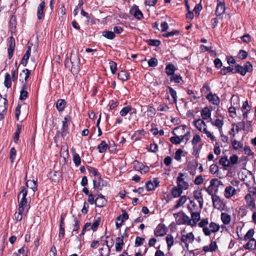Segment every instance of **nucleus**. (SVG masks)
<instances>
[{
  "instance_id": "f257e3e1",
  "label": "nucleus",
  "mask_w": 256,
  "mask_h": 256,
  "mask_svg": "<svg viewBox=\"0 0 256 256\" xmlns=\"http://www.w3.org/2000/svg\"><path fill=\"white\" fill-rule=\"evenodd\" d=\"M252 70V66L250 62H246L244 66L237 64L234 66V74L240 73L242 76H244L247 72H250Z\"/></svg>"
},
{
  "instance_id": "f03ea898",
  "label": "nucleus",
  "mask_w": 256,
  "mask_h": 256,
  "mask_svg": "<svg viewBox=\"0 0 256 256\" xmlns=\"http://www.w3.org/2000/svg\"><path fill=\"white\" fill-rule=\"evenodd\" d=\"M186 176L185 174L182 172H180L178 176L176 178L177 186L182 190H188L189 187V184L186 180Z\"/></svg>"
},
{
  "instance_id": "7ed1b4c3",
  "label": "nucleus",
  "mask_w": 256,
  "mask_h": 256,
  "mask_svg": "<svg viewBox=\"0 0 256 256\" xmlns=\"http://www.w3.org/2000/svg\"><path fill=\"white\" fill-rule=\"evenodd\" d=\"M174 217L176 218L177 224H186L190 226V224H191L190 217L182 212L174 214Z\"/></svg>"
},
{
  "instance_id": "20e7f679",
  "label": "nucleus",
  "mask_w": 256,
  "mask_h": 256,
  "mask_svg": "<svg viewBox=\"0 0 256 256\" xmlns=\"http://www.w3.org/2000/svg\"><path fill=\"white\" fill-rule=\"evenodd\" d=\"M194 240V236L192 232L185 234V230L182 232L181 242L184 244L185 247L188 248V244L192 243Z\"/></svg>"
},
{
  "instance_id": "39448f33",
  "label": "nucleus",
  "mask_w": 256,
  "mask_h": 256,
  "mask_svg": "<svg viewBox=\"0 0 256 256\" xmlns=\"http://www.w3.org/2000/svg\"><path fill=\"white\" fill-rule=\"evenodd\" d=\"M28 194L27 190L24 188L20 192L18 196V199L19 200L20 198H21L20 200L18 202V208L20 210H22V208L25 209L27 208V200L26 198V196Z\"/></svg>"
},
{
  "instance_id": "423d86ee",
  "label": "nucleus",
  "mask_w": 256,
  "mask_h": 256,
  "mask_svg": "<svg viewBox=\"0 0 256 256\" xmlns=\"http://www.w3.org/2000/svg\"><path fill=\"white\" fill-rule=\"evenodd\" d=\"M220 226L214 222H212L210 224L208 228H204V234L206 236H210L212 232L215 233L219 231Z\"/></svg>"
},
{
  "instance_id": "0eeeda50",
  "label": "nucleus",
  "mask_w": 256,
  "mask_h": 256,
  "mask_svg": "<svg viewBox=\"0 0 256 256\" xmlns=\"http://www.w3.org/2000/svg\"><path fill=\"white\" fill-rule=\"evenodd\" d=\"M193 196L199 204L200 209L202 210L203 207L204 199L202 194V190L198 188L193 192Z\"/></svg>"
},
{
  "instance_id": "6e6552de",
  "label": "nucleus",
  "mask_w": 256,
  "mask_h": 256,
  "mask_svg": "<svg viewBox=\"0 0 256 256\" xmlns=\"http://www.w3.org/2000/svg\"><path fill=\"white\" fill-rule=\"evenodd\" d=\"M190 137V133L187 132L186 134L182 136H172L170 138V141L174 144H180L184 140H188Z\"/></svg>"
},
{
  "instance_id": "1a4fd4ad",
  "label": "nucleus",
  "mask_w": 256,
  "mask_h": 256,
  "mask_svg": "<svg viewBox=\"0 0 256 256\" xmlns=\"http://www.w3.org/2000/svg\"><path fill=\"white\" fill-rule=\"evenodd\" d=\"M212 200L214 206L219 210H222L224 208V204L221 200L220 198L216 196H212Z\"/></svg>"
},
{
  "instance_id": "9d476101",
  "label": "nucleus",
  "mask_w": 256,
  "mask_h": 256,
  "mask_svg": "<svg viewBox=\"0 0 256 256\" xmlns=\"http://www.w3.org/2000/svg\"><path fill=\"white\" fill-rule=\"evenodd\" d=\"M244 200L246 202V208L248 209L253 210L256 207L254 198L250 196L246 195Z\"/></svg>"
},
{
  "instance_id": "9b49d317",
  "label": "nucleus",
  "mask_w": 256,
  "mask_h": 256,
  "mask_svg": "<svg viewBox=\"0 0 256 256\" xmlns=\"http://www.w3.org/2000/svg\"><path fill=\"white\" fill-rule=\"evenodd\" d=\"M8 58L10 59L13 56V52L15 48V40L12 36H10L8 38Z\"/></svg>"
},
{
  "instance_id": "f8f14e48",
  "label": "nucleus",
  "mask_w": 256,
  "mask_h": 256,
  "mask_svg": "<svg viewBox=\"0 0 256 256\" xmlns=\"http://www.w3.org/2000/svg\"><path fill=\"white\" fill-rule=\"evenodd\" d=\"M93 184L94 188H96L99 190H101L106 184V182L102 180L100 176L95 178L93 180Z\"/></svg>"
},
{
  "instance_id": "ddd939ff",
  "label": "nucleus",
  "mask_w": 256,
  "mask_h": 256,
  "mask_svg": "<svg viewBox=\"0 0 256 256\" xmlns=\"http://www.w3.org/2000/svg\"><path fill=\"white\" fill-rule=\"evenodd\" d=\"M70 61L72 64V72H76L78 70V64L80 60L77 55H72L70 56Z\"/></svg>"
},
{
  "instance_id": "4468645a",
  "label": "nucleus",
  "mask_w": 256,
  "mask_h": 256,
  "mask_svg": "<svg viewBox=\"0 0 256 256\" xmlns=\"http://www.w3.org/2000/svg\"><path fill=\"white\" fill-rule=\"evenodd\" d=\"M128 218V216L126 212H124L119 216L116 220V225L117 228H119L122 226L123 222Z\"/></svg>"
},
{
  "instance_id": "2eb2a0df",
  "label": "nucleus",
  "mask_w": 256,
  "mask_h": 256,
  "mask_svg": "<svg viewBox=\"0 0 256 256\" xmlns=\"http://www.w3.org/2000/svg\"><path fill=\"white\" fill-rule=\"evenodd\" d=\"M194 124L196 128L202 132L206 129V125L202 119L199 118L194 121Z\"/></svg>"
},
{
  "instance_id": "dca6fc26",
  "label": "nucleus",
  "mask_w": 256,
  "mask_h": 256,
  "mask_svg": "<svg viewBox=\"0 0 256 256\" xmlns=\"http://www.w3.org/2000/svg\"><path fill=\"white\" fill-rule=\"evenodd\" d=\"M190 214L192 218L190 219L191 224H190V226H196V223L200 220V213L198 212H192Z\"/></svg>"
},
{
  "instance_id": "f3484780",
  "label": "nucleus",
  "mask_w": 256,
  "mask_h": 256,
  "mask_svg": "<svg viewBox=\"0 0 256 256\" xmlns=\"http://www.w3.org/2000/svg\"><path fill=\"white\" fill-rule=\"evenodd\" d=\"M7 100L0 96V115L2 116L6 112Z\"/></svg>"
},
{
  "instance_id": "a211bd4d",
  "label": "nucleus",
  "mask_w": 256,
  "mask_h": 256,
  "mask_svg": "<svg viewBox=\"0 0 256 256\" xmlns=\"http://www.w3.org/2000/svg\"><path fill=\"white\" fill-rule=\"evenodd\" d=\"M236 194V190L231 186H228L224 190V196L228 198L234 196Z\"/></svg>"
},
{
  "instance_id": "6ab92c4d",
  "label": "nucleus",
  "mask_w": 256,
  "mask_h": 256,
  "mask_svg": "<svg viewBox=\"0 0 256 256\" xmlns=\"http://www.w3.org/2000/svg\"><path fill=\"white\" fill-rule=\"evenodd\" d=\"M217 248L216 242L215 241H211L209 246H206L203 247L202 250L206 252H212L215 251Z\"/></svg>"
},
{
  "instance_id": "aec40b11",
  "label": "nucleus",
  "mask_w": 256,
  "mask_h": 256,
  "mask_svg": "<svg viewBox=\"0 0 256 256\" xmlns=\"http://www.w3.org/2000/svg\"><path fill=\"white\" fill-rule=\"evenodd\" d=\"M96 205L100 208L104 206L106 204V200L105 199L104 196L100 194H99L95 200Z\"/></svg>"
},
{
  "instance_id": "412c9836",
  "label": "nucleus",
  "mask_w": 256,
  "mask_h": 256,
  "mask_svg": "<svg viewBox=\"0 0 256 256\" xmlns=\"http://www.w3.org/2000/svg\"><path fill=\"white\" fill-rule=\"evenodd\" d=\"M166 234V230L162 224H158L154 230V234L156 236H161Z\"/></svg>"
},
{
  "instance_id": "4be33fe9",
  "label": "nucleus",
  "mask_w": 256,
  "mask_h": 256,
  "mask_svg": "<svg viewBox=\"0 0 256 256\" xmlns=\"http://www.w3.org/2000/svg\"><path fill=\"white\" fill-rule=\"evenodd\" d=\"M45 6V2H42L38 6L37 10V16L38 20H41L44 18V8Z\"/></svg>"
},
{
  "instance_id": "5701e85b",
  "label": "nucleus",
  "mask_w": 256,
  "mask_h": 256,
  "mask_svg": "<svg viewBox=\"0 0 256 256\" xmlns=\"http://www.w3.org/2000/svg\"><path fill=\"white\" fill-rule=\"evenodd\" d=\"M201 116L202 118V120H210L211 118V110L208 107L204 108L201 112Z\"/></svg>"
},
{
  "instance_id": "b1692460",
  "label": "nucleus",
  "mask_w": 256,
  "mask_h": 256,
  "mask_svg": "<svg viewBox=\"0 0 256 256\" xmlns=\"http://www.w3.org/2000/svg\"><path fill=\"white\" fill-rule=\"evenodd\" d=\"M130 12L135 18L138 19H140L142 17V12L138 8L137 6H134L130 10Z\"/></svg>"
},
{
  "instance_id": "393cba45",
  "label": "nucleus",
  "mask_w": 256,
  "mask_h": 256,
  "mask_svg": "<svg viewBox=\"0 0 256 256\" xmlns=\"http://www.w3.org/2000/svg\"><path fill=\"white\" fill-rule=\"evenodd\" d=\"M210 121L211 124L212 126H214L217 127L218 128L220 132V131L222 130V127L224 125L223 120H221L220 119H218V118L216 120L210 118Z\"/></svg>"
},
{
  "instance_id": "a878e982",
  "label": "nucleus",
  "mask_w": 256,
  "mask_h": 256,
  "mask_svg": "<svg viewBox=\"0 0 256 256\" xmlns=\"http://www.w3.org/2000/svg\"><path fill=\"white\" fill-rule=\"evenodd\" d=\"M208 100L214 104L218 105L220 103V99L216 94H210L206 96Z\"/></svg>"
},
{
  "instance_id": "bb28decb",
  "label": "nucleus",
  "mask_w": 256,
  "mask_h": 256,
  "mask_svg": "<svg viewBox=\"0 0 256 256\" xmlns=\"http://www.w3.org/2000/svg\"><path fill=\"white\" fill-rule=\"evenodd\" d=\"M256 240L254 238L249 240L248 242L244 246V248L246 250H256Z\"/></svg>"
},
{
  "instance_id": "cd10ccee",
  "label": "nucleus",
  "mask_w": 256,
  "mask_h": 256,
  "mask_svg": "<svg viewBox=\"0 0 256 256\" xmlns=\"http://www.w3.org/2000/svg\"><path fill=\"white\" fill-rule=\"evenodd\" d=\"M123 238L124 236H122L121 238L118 237L116 239L115 247L116 250L117 252H120L122 248V246L124 245Z\"/></svg>"
},
{
  "instance_id": "c85d7f7f",
  "label": "nucleus",
  "mask_w": 256,
  "mask_h": 256,
  "mask_svg": "<svg viewBox=\"0 0 256 256\" xmlns=\"http://www.w3.org/2000/svg\"><path fill=\"white\" fill-rule=\"evenodd\" d=\"M136 169L140 172L141 174H145L149 170L148 166H144L142 164L137 162V165H135Z\"/></svg>"
},
{
  "instance_id": "c756f323",
  "label": "nucleus",
  "mask_w": 256,
  "mask_h": 256,
  "mask_svg": "<svg viewBox=\"0 0 256 256\" xmlns=\"http://www.w3.org/2000/svg\"><path fill=\"white\" fill-rule=\"evenodd\" d=\"M66 102L64 100L60 99L56 103V108L59 112H62L64 110L66 107Z\"/></svg>"
},
{
  "instance_id": "7c9ffc66",
  "label": "nucleus",
  "mask_w": 256,
  "mask_h": 256,
  "mask_svg": "<svg viewBox=\"0 0 256 256\" xmlns=\"http://www.w3.org/2000/svg\"><path fill=\"white\" fill-rule=\"evenodd\" d=\"M226 8L224 4H217L216 14L217 16H220L224 14L225 12Z\"/></svg>"
},
{
  "instance_id": "2f4dec72",
  "label": "nucleus",
  "mask_w": 256,
  "mask_h": 256,
  "mask_svg": "<svg viewBox=\"0 0 256 256\" xmlns=\"http://www.w3.org/2000/svg\"><path fill=\"white\" fill-rule=\"evenodd\" d=\"M183 190L178 186H174L172 190V194L174 198H178L182 194Z\"/></svg>"
},
{
  "instance_id": "473e14b6",
  "label": "nucleus",
  "mask_w": 256,
  "mask_h": 256,
  "mask_svg": "<svg viewBox=\"0 0 256 256\" xmlns=\"http://www.w3.org/2000/svg\"><path fill=\"white\" fill-rule=\"evenodd\" d=\"M220 218L224 224H228L231 220L230 216L225 212L222 213Z\"/></svg>"
},
{
  "instance_id": "72a5a7b5",
  "label": "nucleus",
  "mask_w": 256,
  "mask_h": 256,
  "mask_svg": "<svg viewBox=\"0 0 256 256\" xmlns=\"http://www.w3.org/2000/svg\"><path fill=\"white\" fill-rule=\"evenodd\" d=\"M30 48H28V50L22 59L21 61L20 64H22L24 66H26L28 62V60L30 56Z\"/></svg>"
},
{
  "instance_id": "f704fd0d",
  "label": "nucleus",
  "mask_w": 256,
  "mask_h": 256,
  "mask_svg": "<svg viewBox=\"0 0 256 256\" xmlns=\"http://www.w3.org/2000/svg\"><path fill=\"white\" fill-rule=\"evenodd\" d=\"M26 187L30 188L34 192L37 190L36 182L34 180H28L26 182Z\"/></svg>"
},
{
  "instance_id": "c9c22d12",
  "label": "nucleus",
  "mask_w": 256,
  "mask_h": 256,
  "mask_svg": "<svg viewBox=\"0 0 256 256\" xmlns=\"http://www.w3.org/2000/svg\"><path fill=\"white\" fill-rule=\"evenodd\" d=\"M158 183L156 181H149L146 183V187L148 190H152L157 187Z\"/></svg>"
},
{
  "instance_id": "e433bc0d",
  "label": "nucleus",
  "mask_w": 256,
  "mask_h": 256,
  "mask_svg": "<svg viewBox=\"0 0 256 256\" xmlns=\"http://www.w3.org/2000/svg\"><path fill=\"white\" fill-rule=\"evenodd\" d=\"M28 88V86L26 84H24L22 88L20 90V99L21 100H25L28 97V93L26 90Z\"/></svg>"
},
{
  "instance_id": "4c0bfd02",
  "label": "nucleus",
  "mask_w": 256,
  "mask_h": 256,
  "mask_svg": "<svg viewBox=\"0 0 256 256\" xmlns=\"http://www.w3.org/2000/svg\"><path fill=\"white\" fill-rule=\"evenodd\" d=\"M108 148V145L104 140L102 141L101 143L98 146V149L100 153L104 152Z\"/></svg>"
},
{
  "instance_id": "58836bf2",
  "label": "nucleus",
  "mask_w": 256,
  "mask_h": 256,
  "mask_svg": "<svg viewBox=\"0 0 256 256\" xmlns=\"http://www.w3.org/2000/svg\"><path fill=\"white\" fill-rule=\"evenodd\" d=\"M175 70L173 64H169L166 68V72L168 76H172L174 74Z\"/></svg>"
},
{
  "instance_id": "ea45409f",
  "label": "nucleus",
  "mask_w": 256,
  "mask_h": 256,
  "mask_svg": "<svg viewBox=\"0 0 256 256\" xmlns=\"http://www.w3.org/2000/svg\"><path fill=\"white\" fill-rule=\"evenodd\" d=\"M69 121V119L68 118V116H66L64 118V120H62V136L66 134V132L68 130V122Z\"/></svg>"
},
{
  "instance_id": "a19ab883",
  "label": "nucleus",
  "mask_w": 256,
  "mask_h": 256,
  "mask_svg": "<svg viewBox=\"0 0 256 256\" xmlns=\"http://www.w3.org/2000/svg\"><path fill=\"white\" fill-rule=\"evenodd\" d=\"M187 200V197L186 196H182L178 200L176 204L174 206V208H178L182 206Z\"/></svg>"
},
{
  "instance_id": "79ce46f5",
  "label": "nucleus",
  "mask_w": 256,
  "mask_h": 256,
  "mask_svg": "<svg viewBox=\"0 0 256 256\" xmlns=\"http://www.w3.org/2000/svg\"><path fill=\"white\" fill-rule=\"evenodd\" d=\"M118 78L122 80H126L129 78V74L126 71L122 70L118 74Z\"/></svg>"
},
{
  "instance_id": "37998d69",
  "label": "nucleus",
  "mask_w": 256,
  "mask_h": 256,
  "mask_svg": "<svg viewBox=\"0 0 256 256\" xmlns=\"http://www.w3.org/2000/svg\"><path fill=\"white\" fill-rule=\"evenodd\" d=\"M168 88L169 90V93L172 96L173 99V102L174 104L177 102V94L176 90H174L172 87L168 86Z\"/></svg>"
},
{
  "instance_id": "c03bdc74",
  "label": "nucleus",
  "mask_w": 256,
  "mask_h": 256,
  "mask_svg": "<svg viewBox=\"0 0 256 256\" xmlns=\"http://www.w3.org/2000/svg\"><path fill=\"white\" fill-rule=\"evenodd\" d=\"M234 72V68H233L231 66H224L220 70V74L222 75H226L228 72H232L233 73Z\"/></svg>"
},
{
  "instance_id": "a18cd8bd",
  "label": "nucleus",
  "mask_w": 256,
  "mask_h": 256,
  "mask_svg": "<svg viewBox=\"0 0 256 256\" xmlns=\"http://www.w3.org/2000/svg\"><path fill=\"white\" fill-rule=\"evenodd\" d=\"M232 145L234 149L235 150H239L242 149L243 147L242 143L236 140H234L232 142Z\"/></svg>"
},
{
  "instance_id": "49530a36",
  "label": "nucleus",
  "mask_w": 256,
  "mask_h": 256,
  "mask_svg": "<svg viewBox=\"0 0 256 256\" xmlns=\"http://www.w3.org/2000/svg\"><path fill=\"white\" fill-rule=\"evenodd\" d=\"M220 164L224 167H228L230 166V162L227 157H222L219 161Z\"/></svg>"
},
{
  "instance_id": "de8ad7c7",
  "label": "nucleus",
  "mask_w": 256,
  "mask_h": 256,
  "mask_svg": "<svg viewBox=\"0 0 256 256\" xmlns=\"http://www.w3.org/2000/svg\"><path fill=\"white\" fill-rule=\"evenodd\" d=\"M73 161L75 165L78 166L80 164L81 159L79 155L76 154L75 152H73Z\"/></svg>"
},
{
  "instance_id": "09e8293b",
  "label": "nucleus",
  "mask_w": 256,
  "mask_h": 256,
  "mask_svg": "<svg viewBox=\"0 0 256 256\" xmlns=\"http://www.w3.org/2000/svg\"><path fill=\"white\" fill-rule=\"evenodd\" d=\"M30 71L28 69L24 70L20 74V76L22 78H24L25 81H26L30 76Z\"/></svg>"
},
{
  "instance_id": "8fccbe9b",
  "label": "nucleus",
  "mask_w": 256,
  "mask_h": 256,
  "mask_svg": "<svg viewBox=\"0 0 256 256\" xmlns=\"http://www.w3.org/2000/svg\"><path fill=\"white\" fill-rule=\"evenodd\" d=\"M248 193L246 194V196H253L256 198V186H250L248 188Z\"/></svg>"
},
{
  "instance_id": "3c124183",
  "label": "nucleus",
  "mask_w": 256,
  "mask_h": 256,
  "mask_svg": "<svg viewBox=\"0 0 256 256\" xmlns=\"http://www.w3.org/2000/svg\"><path fill=\"white\" fill-rule=\"evenodd\" d=\"M102 35L106 38L110 40H112L115 37L114 32L112 31H104L102 32Z\"/></svg>"
},
{
  "instance_id": "603ef678",
  "label": "nucleus",
  "mask_w": 256,
  "mask_h": 256,
  "mask_svg": "<svg viewBox=\"0 0 256 256\" xmlns=\"http://www.w3.org/2000/svg\"><path fill=\"white\" fill-rule=\"evenodd\" d=\"M24 212V209L22 208V210H20V209L18 208V212H16L14 214V217L16 220L17 221H20L22 220V214Z\"/></svg>"
},
{
  "instance_id": "864d4df0",
  "label": "nucleus",
  "mask_w": 256,
  "mask_h": 256,
  "mask_svg": "<svg viewBox=\"0 0 256 256\" xmlns=\"http://www.w3.org/2000/svg\"><path fill=\"white\" fill-rule=\"evenodd\" d=\"M208 223V218H204L201 220L200 222L198 223V226L202 228V231L204 232V228H208L207 225Z\"/></svg>"
},
{
  "instance_id": "5fc2aeb1",
  "label": "nucleus",
  "mask_w": 256,
  "mask_h": 256,
  "mask_svg": "<svg viewBox=\"0 0 256 256\" xmlns=\"http://www.w3.org/2000/svg\"><path fill=\"white\" fill-rule=\"evenodd\" d=\"M132 110V108L130 106H126L120 111V114L122 116H126L128 112Z\"/></svg>"
},
{
  "instance_id": "6e6d98bb",
  "label": "nucleus",
  "mask_w": 256,
  "mask_h": 256,
  "mask_svg": "<svg viewBox=\"0 0 256 256\" xmlns=\"http://www.w3.org/2000/svg\"><path fill=\"white\" fill-rule=\"evenodd\" d=\"M166 241L168 248H170L174 244V238L173 236L168 234L166 237Z\"/></svg>"
},
{
  "instance_id": "4d7b16f0",
  "label": "nucleus",
  "mask_w": 256,
  "mask_h": 256,
  "mask_svg": "<svg viewBox=\"0 0 256 256\" xmlns=\"http://www.w3.org/2000/svg\"><path fill=\"white\" fill-rule=\"evenodd\" d=\"M4 85L7 88H10L11 86V80L10 75L7 74L5 76Z\"/></svg>"
},
{
  "instance_id": "13d9d810",
  "label": "nucleus",
  "mask_w": 256,
  "mask_h": 256,
  "mask_svg": "<svg viewBox=\"0 0 256 256\" xmlns=\"http://www.w3.org/2000/svg\"><path fill=\"white\" fill-rule=\"evenodd\" d=\"M182 80V78L180 76L174 74L172 75L170 78V80L171 82L174 81L176 83H180Z\"/></svg>"
},
{
  "instance_id": "bf43d9fd",
  "label": "nucleus",
  "mask_w": 256,
  "mask_h": 256,
  "mask_svg": "<svg viewBox=\"0 0 256 256\" xmlns=\"http://www.w3.org/2000/svg\"><path fill=\"white\" fill-rule=\"evenodd\" d=\"M16 150L14 148H11L10 152V160L11 162H13L14 160L16 158Z\"/></svg>"
},
{
  "instance_id": "052dcab7",
  "label": "nucleus",
  "mask_w": 256,
  "mask_h": 256,
  "mask_svg": "<svg viewBox=\"0 0 256 256\" xmlns=\"http://www.w3.org/2000/svg\"><path fill=\"white\" fill-rule=\"evenodd\" d=\"M148 63L150 66L155 67L158 65V62L156 58H152L148 60Z\"/></svg>"
},
{
  "instance_id": "680f3d73",
  "label": "nucleus",
  "mask_w": 256,
  "mask_h": 256,
  "mask_svg": "<svg viewBox=\"0 0 256 256\" xmlns=\"http://www.w3.org/2000/svg\"><path fill=\"white\" fill-rule=\"evenodd\" d=\"M188 208L190 210V212H195L198 209V207L193 200L190 201V204L188 206Z\"/></svg>"
},
{
  "instance_id": "e2e57ef3",
  "label": "nucleus",
  "mask_w": 256,
  "mask_h": 256,
  "mask_svg": "<svg viewBox=\"0 0 256 256\" xmlns=\"http://www.w3.org/2000/svg\"><path fill=\"white\" fill-rule=\"evenodd\" d=\"M109 64L112 73L114 74L117 70L116 64L113 61H110Z\"/></svg>"
},
{
  "instance_id": "0e129e2a",
  "label": "nucleus",
  "mask_w": 256,
  "mask_h": 256,
  "mask_svg": "<svg viewBox=\"0 0 256 256\" xmlns=\"http://www.w3.org/2000/svg\"><path fill=\"white\" fill-rule=\"evenodd\" d=\"M100 218H98L96 220L92 223L91 226V228L93 231H95L100 224Z\"/></svg>"
},
{
  "instance_id": "69168bd1",
  "label": "nucleus",
  "mask_w": 256,
  "mask_h": 256,
  "mask_svg": "<svg viewBox=\"0 0 256 256\" xmlns=\"http://www.w3.org/2000/svg\"><path fill=\"white\" fill-rule=\"evenodd\" d=\"M50 178L52 180L57 182L59 180L60 176L56 172L54 171L53 172L50 173Z\"/></svg>"
},
{
  "instance_id": "338daca9",
  "label": "nucleus",
  "mask_w": 256,
  "mask_h": 256,
  "mask_svg": "<svg viewBox=\"0 0 256 256\" xmlns=\"http://www.w3.org/2000/svg\"><path fill=\"white\" fill-rule=\"evenodd\" d=\"M201 141V138L199 135L196 134L194 136L192 140V144L193 145H196L198 143L200 142Z\"/></svg>"
},
{
  "instance_id": "774afa93",
  "label": "nucleus",
  "mask_w": 256,
  "mask_h": 256,
  "mask_svg": "<svg viewBox=\"0 0 256 256\" xmlns=\"http://www.w3.org/2000/svg\"><path fill=\"white\" fill-rule=\"evenodd\" d=\"M254 232L252 230H250L244 236V240H246L251 239V238L254 235Z\"/></svg>"
}]
</instances>
